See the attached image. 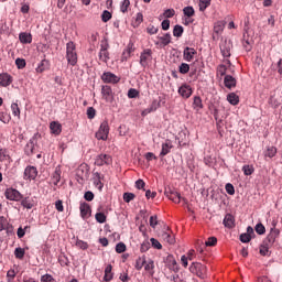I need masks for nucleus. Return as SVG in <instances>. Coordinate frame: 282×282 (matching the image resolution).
Listing matches in <instances>:
<instances>
[{
  "mask_svg": "<svg viewBox=\"0 0 282 282\" xmlns=\"http://www.w3.org/2000/svg\"><path fill=\"white\" fill-rule=\"evenodd\" d=\"M66 58L68 65L74 67L78 63V54L76 53V44L70 41L66 44Z\"/></svg>",
  "mask_w": 282,
  "mask_h": 282,
  "instance_id": "nucleus-1",
  "label": "nucleus"
},
{
  "mask_svg": "<svg viewBox=\"0 0 282 282\" xmlns=\"http://www.w3.org/2000/svg\"><path fill=\"white\" fill-rule=\"evenodd\" d=\"M189 272H192V274H196V276H199V279H206L208 269L206 268V265L199 262H193L189 265Z\"/></svg>",
  "mask_w": 282,
  "mask_h": 282,
  "instance_id": "nucleus-2",
  "label": "nucleus"
},
{
  "mask_svg": "<svg viewBox=\"0 0 282 282\" xmlns=\"http://www.w3.org/2000/svg\"><path fill=\"white\" fill-rule=\"evenodd\" d=\"M4 197L10 202H21V199H23V195L21 194V192L12 187L6 189Z\"/></svg>",
  "mask_w": 282,
  "mask_h": 282,
  "instance_id": "nucleus-3",
  "label": "nucleus"
},
{
  "mask_svg": "<svg viewBox=\"0 0 282 282\" xmlns=\"http://www.w3.org/2000/svg\"><path fill=\"white\" fill-rule=\"evenodd\" d=\"M95 138H97V140H108L109 138V122L104 121L98 131L95 134Z\"/></svg>",
  "mask_w": 282,
  "mask_h": 282,
  "instance_id": "nucleus-4",
  "label": "nucleus"
},
{
  "mask_svg": "<svg viewBox=\"0 0 282 282\" xmlns=\"http://www.w3.org/2000/svg\"><path fill=\"white\" fill-rule=\"evenodd\" d=\"M98 56L101 63H109V43L107 41L101 42Z\"/></svg>",
  "mask_w": 282,
  "mask_h": 282,
  "instance_id": "nucleus-5",
  "label": "nucleus"
},
{
  "mask_svg": "<svg viewBox=\"0 0 282 282\" xmlns=\"http://www.w3.org/2000/svg\"><path fill=\"white\" fill-rule=\"evenodd\" d=\"M39 138H41V134L35 133L30 141L26 143V145L24 147V153L25 155H34V149L36 147V140H39Z\"/></svg>",
  "mask_w": 282,
  "mask_h": 282,
  "instance_id": "nucleus-6",
  "label": "nucleus"
},
{
  "mask_svg": "<svg viewBox=\"0 0 282 282\" xmlns=\"http://www.w3.org/2000/svg\"><path fill=\"white\" fill-rule=\"evenodd\" d=\"M153 59V51L151 48H145L140 55L141 67H148L149 63Z\"/></svg>",
  "mask_w": 282,
  "mask_h": 282,
  "instance_id": "nucleus-7",
  "label": "nucleus"
},
{
  "mask_svg": "<svg viewBox=\"0 0 282 282\" xmlns=\"http://www.w3.org/2000/svg\"><path fill=\"white\" fill-rule=\"evenodd\" d=\"M112 162L113 159L109 154H99L95 160L96 166H105V164L109 166V164H112Z\"/></svg>",
  "mask_w": 282,
  "mask_h": 282,
  "instance_id": "nucleus-8",
  "label": "nucleus"
},
{
  "mask_svg": "<svg viewBox=\"0 0 282 282\" xmlns=\"http://www.w3.org/2000/svg\"><path fill=\"white\" fill-rule=\"evenodd\" d=\"M276 237H279V230L272 229L271 232L263 240L262 245L272 248V246H274V241H276Z\"/></svg>",
  "mask_w": 282,
  "mask_h": 282,
  "instance_id": "nucleus-9",
  "label": "nucleus"
},
{
  "mask_svg": "<svg viewBox=\"0 0 282 282\" xmlns=\"http://www.w3.org/2000/svg\"><path fill=\"white\" fill-rule=\"evenodd\" d=\"M276 237H279V230L272 229L271 232L263 240L262 245L272 248V246H274V241H276Z\"/></svg>",
  "mask_w": 282,
  "mask_h": 282,
  "instance_id": "nucleus-10",
  "label": "nucleus"
},
{
  "mask_svg": "<svg viewBox=\"0 0 282 282\" xmlns=\"http://www.w3.org/2000/svg\"><path fill=\"white\" fill-rule=\"evenodd\" d=\"M276 237H279V230L272 229L271 232L263 240L262 245L272 248V246H274V241H276Z\"/></svg>",
  "mask_w": 282,
  "mask_h": 282,
  "instance_id": "nucleus-11",
  "label": "nucleus"
},
{
  "mask_svg": "<svg viewBox=\"0 0 282 282\" xmlns=\"http://www.w3.org/2000/svg\"><path fill=\"white\" fill-rule=\"evenodd\" d=\"M39 175V170L35 166L29 165L24 170L23 180H36Z\"/></svg>",
  "mask_w": 282,
  "mask_h": 282,
  "instance_id": "nucleus-12",
  "label": "nucleus"
},
{
  "mask_svg": "<svg viewBox=\"0 0 282 282\" xmlns=\"http://www.w3.org/2000/svg\"><path fill=\"white\" fill-rule=\"evenodd\" d=\"M101 80H104L105 83H110L112 85H116L120 83V77L116 76V74L111 72H106L101 75Z\"/></svg>",
  "mask_w": 282,
  "mask_h": 282,
  "instance_id": "nucleus-13",
  "label": "nucleus"
},
{
  "mask_svg": "<svg viewBox=\"0 0 282 282\" xmlns=\"http://www.w3.org/2000/svg\"><path fill=\"white\" fill-rule=\"evenodd\" d=\"M164 194L167 198L171 199V202H174V204H180V202H182V195L180 194V192L169 188L165 189Z\"/></svg>",
  "mask_w": 282,
  "mask_h": 282,
  "instance_id": "nucleus-14",
  "label": "nucleus"
},
{
  "mask_svg": "<svg viewBox=\"0 0 282 282\" xmlns=\"http://www.w3.org/2000/svg\"><path fill=\"white\" fill-rule=\"evenodd\" d=\"M79 210L82 219H89L91 217V206L88 203H80Z\"/></svg>",
  "mask_w": 282,
  "mask_h": 282,
  "instance_id": "nucleus-15",
  "label": "nucleus"
},
{
  "mask_svg": "<svg viewBox=\"0 0 282 282\" xmlns=\"http://www.w3.org/2000/svg\"><path fill=\"white\" fill-rule=\"evenodd\" d=\"M133 52H135V47L133 46V43L130 42L127 45V48L122 52L121 55V63H126V61L131 58V54H133Z\"/></svg>",
  "mask_w": 282,
  "mask_h": 282,
  "instance_id": "nucleus-16",
  "label": "nucleus"
},
{
  "mask_svg": "<svg viewBox=\"0 0 282 282\" xmlns=\"http://www.w3.org/2000/svg\"><path fill=\"white\" fill-rule=\"evenodd\" d=\"M230 50H232V43L225 41L220 44V52L224 58H230Z\"/></svg>",
  "mask_w": 282,
  "mask_h": 282,
  "instance_id": "nucleus-17",
  "label": "nucleus"
},
{
  "mask_svg": "<svg viewBox=\"0 0 282 282\" xmlns=\"http://www.w3.org/2000/svg\"><path fill=\"white\" fill-rule=\"evenodd\" d=\"M197 54V51L193 47H185L183 51V58L184 61H187V63H191L193 58H195V55Z\"/></svg>",
  "mask_w": 282,
  "mask_h": 282,
  "instance_id": "nucleus-18",
  "label": "nucleus"
},
{
  "mask_svg": "<svg viewBox=\"0 0 282 282\" xmlns=\"http://www.w3.org/2000/svg\"><path fill=\"white\" fill-rule=\"evenodd\" d=\"M178 94L182 96V98H191V96H193V88L184 84L178 88Z\"/></svg>",
  "mask_w": 282,
  "mask_h": 282,
  "instance_id": "nucleus-19",
  "label": "nucleus"
},
{
  "mask_svg": "<svg viewBox=\"0 0 282 282\" xmlns=\"http://www.w3.org/2000/svg\"><path fill=\"white\" fill-rule=\"evenodd\" d=\"M171 149H173V142L171 140H166L164 143H162L160 158L169 155V153H171Z\"/></svg>",
  "mask_w": 282,
  "mask_h": 282,
  "instance_id": "nucleus-20",
  "label": "nucleus"
},
{
  "mask_svg": "<svg viewBox=\"0 0 282 282\" xmlns=\"http://www.w3.org/2000/svg\"><path fill=\"white\" fill-rule=\"evenodd\" d=\"M158 109H160V102L158 100H153L151 106L141 112V116L144 118L145 116H149V113L158 111Z\"/></svg>",
  "mask_w": 282,
  "mask_h": 282,
  "instance_id": "nucleus-21",
  "label": "nucleus"
},
{
  "mask_svg": "<svg viewBox=\"0 0 282 282\" xmlns=\"http://www.w3.org/2000/svg\"><path fill=\"white\" fill-rule=\"evenodd\" d=\"M12 85V77L8 73L0 74V86L10 87Z\"/></svg>",
  "mask_w": 282,
  "mask_h": 282,
  "instance_id": "nucleus-22",
  "label": "nucleus"
},
{
  "mask_svg": "<svg viewBox=\"0 0 282 282\" xmlns=\"http://www.w3.org/2000/svg\"><path fill=\"white\" fill-rule=\"evenodd\" d=\"M224 83L227 89H232V87H237V79L232 77V75H226L224 78Z\"/></svg>",
  "mask_w": 282,
  "mask_h": 282,
  "instance_id": "nucleus-23",
  "label": "nucleus"
},
{
  "mask_svg": "<svg viewBox=\"0 0 282 282\" xmlns=\"http://www.w3.org/2000/svg\"><path fill=\"white\" fill-rule=\"evenodd\" d=\"M46 69H50V61L47 59H42L35 68L37 74H43V72H46Z\"/></svg>",
  "mask_w": 282,
  "mask_h": 282,
  "instance_id": "nucleus-24",
  "label": "nucleus"
},
{
  "mask_svg": "<svg viewBox=\"0 0 282 282\" xmlns=\"http://www.w3.org/2000/svg\"><path fill=\"white\" fill-rule=\"evenodd\" d=\"M113 267L111 264H108L105 269V275H104V281L105 282H111L113 280Z\"/></svg>",
  "mask_w": 282,
  "mask_h": 282,
  "instance_id": "nucleus-25",
  "label": "nucleus"
},
{
  "mask_svg": "<svg viewBox=\"0 0 282 282\" xmlns=\"http://www.w3.org/2000/svg\"><path fill=\"white\" fill-rule=\"evenodd\" d=\"M63 126L58 123V121H52L50 123L51 133H54L55 135H61Z\"/></svg>",
  "mask_w": 282,
  "mask_h": 282,
  "instance_id": "nucleus-26",
  "label": "nucleus"
},
{
  "mask_svg": "<svg viewBox=\"0 0 282 282\" xmlns=\"http://www.w3.org/2000/svg\"><path fill=\"white\" fill-rule=\"evenodd\" d=\"M101 94L105 100L109 101L111 100V96H113V90H111V86H102Z\"/></svg>",
  "mask_w": 282,
  "mask_h": 282,
  "instance_id": "nucleus-27",
  "label": "nucleus"
},
{
  "mask_svg": "<svg viewBox=\"0 0 282 282\" xmlns=\"http://www.w3.org/2000/svg\"><path fill=\"white\" fill-rule=\"evenodd\" d=\"M102 176L100 175V173L95 172L94 173V184L96 186V188H98L99 191H102V187L105 186V184H102Z\"/></svg>",
  "mask_w": 282,
  "mask_h": 282,
  "instance_id": "nucleus-28",
  "label": "nucleus"
},
{
  "mask_svg": "<svg viewBox=\"0 0 282 282\" xmlns=\"http://www.w3.org/2000/svg\"><path fill=\"white\" fill-rule=\"evenodd\" d=\"M224 226L226 228H235V217L231 214H227L224 218Z\"/></svg>",
  "mask_w": 282,
  "mask_h": 282,
  "instance_id": "nucleus-29",
  "label": "nucleus"
},
{
  "mask_svg": "<svg viewBox=\"0 0 282 282\" xmlns=\"http://www.w3.org/2000/svg\"><path fill=\"white\" fill-rule=\"evenodd\" d=\"M193 109H195V111H199L200 109H204V102L202 101V97L199 96L194 97Z\"/></svg>",
  "mask_w": 282,
  "mask_h": 282,
  "instance_id": "nucleus-30",
  "label": "nucleus"
},
{
  "mask_svg": "<svg viewBox=\"0 0 282 282\" xmlns=\"http://www.w3.org/2000/svg\"><path fill=\"white\" fill-rule=\"evenodd\" d=\"M19 39H20V43H23V44L32 43V34L30 33L22 32L20 33Z\"/></svg>",
  "mask_w": 282,
  "mask_h": 282,
  "instance_id": "nucleus-31",
  "label": "nucleus"
},
{
  "mask_svg": "<svg viewBox=\"0 0 282 282\" xmlns=\"http://www.w3.org/2000/svg\"><path fill=\"white\" fill-rule=\"evenodd\" d=\"M161 237L163 241H166V243H170V245L175 243V236L171 235V232L165 231L161 235Z\"/></svg>",
  "mask_w": 282,
  "mask_h": 282,
  "instance_id": "nucleus-32",
  "label": "nucleus"
},
{
  "mask_svg": "<svg viewBox=\"0 0 282 282\" xmlns=\"http://www.w3.org/2000/svg\"><path fill=\"white\" fill-rule=\"evenodd\" d=\"M21 206H23V208H26L28 210H32V207L34 206V200L30 199V197H25L21 200Z\"/></svg>",
  "mask_w": 282,
  "mask_h": 282,
  "instance_id": "nucleus-33",
  "label": "nucleus"
},
{
  "mask_svg": "<svg viewBox=\"0 0 282 282\" xmlns=\"http://www.w3.org/2000/svg\"><path fill=\"white\" fill-rule=\"evenodd\" d=\"M147 263V256L139 257L135 261V270H142Z\"/></svg>",
  "mask_w": 282,
  "mask_h": 282,
  "instance_id": "nucleus-34",
  "label": "nucleus"
},
{
  "mask_svg": "<svg viewBox=\"0 0 282 282\" xmlns=\"http://www.w3.org/2000/svg\"><path fill=\"white\" fill-rule=\"evenodd\" d=\"M182 34H184V26L176 24L173 29V36L181 39Z\"/></svg>",
  "mask_w": 282,
  "mask_h": 282,
  "instance_id": "nucleus-35",
  "label": "nucleus"
},
{
  "mask_svg": "<svg viewBox=\"0 0 282 282\" xmlns=\"http://www.w3.org/2000/svg\"><path fill=\"white\" fill-rule=\"evenodd\" d=\"M227 100L230 105H239V96H237V94L231 93L227 96Z\"/></svg>",
  "mask_w": 282,
  "mask_h": 282,
  "instance_id": "nucleus-36",
  "label": "nucleus"
},
{
  "mask_svg": "<svg viewBox=\"0 0 282 282\" xmlns=\"http://www.w3.org/2000/svg\"><path fill=\"white\" fill-rule=\"evenodd\" d=\"M11 111L18 118V120H21V108H19V104L13 102L11 105Z\"/></svg>",
  "mask_w": 282,
  "mask_h": 282,
  "instance_id": "nucleus-37",
  "label": "nucleus"
},
{
  "mask_svg": "<svg viewBox=\"0 0 282 282\" xmlns=\"http://www.w3.org/2000/svg\"><path fill=\"white\" fill-rule=\"evenodd\" d=\"M155 269V262L153 260H145L144 270L145 272H149L150 274H153V270Z\"/></svg>",
  "mask_w": 282,
  "mask_h": 282,
  "instance_id": "nucleus-38",
  "label": "nucleus"
},
{
  "mask_svg": "<svg viewBox=\"0 0 282 282\" xmlns=\"http://www.w3.org/2000/svg\"><path fill=\"white\" fill-rule=\"evenodd\" d=\"M159 41H161L162 45H164V47H166V45H169L171 43V34L170 33H165L162 36H158Z\"/></svg>",
  "mask_w": 282,
  "mask_h": 282,
  "instance_id": "nucleus-39",
  "label": "nucleus"
},
{
  "mask_svg": "<svg viewBox=\"0 0 282 282\" xmlns=\"http://www.w3.org/2000/svg\"><path fill=\"white\" fill-rule=\"evenodd\" d=\"M274 155H276V148L275 147H269L264 153L265 158H274Z\"/></svg>",
  "mask_w": 282,
  "mask_h": 282,
  "instance_id": "nucleus-40",
  "label": "nucleus"
},
{
  "mask_svg": "<svg viewBox=\"0 0 282 282\" xmlns=\"http://www.w3.org/2000/svg\"><path fill=\"white\" fill-rule=\"evenodd\" d=\"M14 257L15 259H23V257H25V249L18 247L14 250Z\"/></svg>",
  "mask_w": 282,
  "mask_h": 282,
  "instance_id": "nucleus-41",
  "label": "nucleus"
},
{
  "mask_svg": "<svg viewBox=\"0 0 282 282\" xmlns=\"http://www.w3.org/2000/svg\"><path fill=\"white\" fill-rule=\"evenodd\" d=\"M183 14L185 17H188V19H191V17H195V9H193V7H185L183 9Z\"/></svg>",
  "mask_w": 282,
  "mask_h": 282,
  "instance_id": "nucleus-42",
  "label": "nucleus"
},
{
  "mask_svg": "<svg viewBox=\"0 0 282 282\" xmlns=\"http://www.w3.org/2000/svg\"><path fill=\"white\" fill-rule=\"evenodd\" d=\"M178 72H180V74H188V72H191V65H188L186 63H182L178 66Z\"/></svg>",
  "mask_w": 282,
  "mask_h": 282,
  "instance_id": "nucleus-43",
  "label": "nucleus"
},
{
  "mask_svg": "<svg viewBox=\"0 0 282 282\" xmlns=\"http://www.w3.org/2000/svg\"><path fill=\"white\" fill-rule=\"evenodd\" d=\"M95 219L98 224H105V221H107V216L99 212L95 215Z\"/></svg>",
  "mask_w": 282,
  "mask_h": 282,
  "instance_id": "nucleus-44",
  "label": "nucleus"
},
{
  "mask_svg": "<svg viewBox=\"0 0 282 282\" xmlns=\"http://www.w3.org/2000/svg\"><path fill=\"white\" fill-rule=\"evenodd\" d=\"M127 251V245H124L123 242H119L117 243L116 246V252L118 254H122V252H126Z\"/></svg>",
  "mask_w": 282,
  "mask_h": 282,
  "instance_id": "nucleus-45",
  "label": "nucleus"
},
{
  "mask_svg": "<svg viewBox=\"0 0 282 282\" xmlns=\"http://www.w3.org/2000/svg\"><path fill=\"white\" fill-rule=\"evenodd\" d=\"M210 6V0H199V11L204 12Z\"/></svg>",
  "mask_w": 282,
  "mask_h": 282,
  "instance_id": "nucleus-46",
  "label": "nucleus"
},
{
  "mask_svg": "<svg viewBox=\"0 0 282 282\" xmlns=\"http://www.w3.org/2000/svg\"><path fill=\"white\" fill-rule=\"evenodd\" d=\"M129 6H131V1L130 0H123L121 2L120 10H121V12L123 14H124V12H127L129 10Z\"/></svg>",
  "mask_w": 282,
  "mask_h": 282,
  "instance_id": "nucleus-47",
  "label": "nucleus"
},
{
  "mask_svg": "<svg viewBox=\"0 0 282 282\" xmlns=\"http://www.w3.org/2000/svg\"><path fill=\"white\" fill-rule=\"evenodd\" d=\"M242 173L245 175H252V173H254V167L252 165H245L242 167Z\"/></svg>",
  "mask_w": 282,
  "mask_h": 282,
  "instance_id": "nucleus-48",
  "label": "nucleus"
},
{
  "mask_svg": "<svg viewBox=\"0 0 282 282\" xmlns=\"http://www.w3.org/2000/svg\"><path fill=\"white\" fill-rule=\"evenodd\" d=\"M142 21H144V15H142V13H137L135 15V20L133 22L134 28H138V25H140L142 23Z\"/></svg>",
  "mask_w": 282,
  "mask_h": 282,
  "instance_id": "nucleus-49",
  "label": "nucleus"
},
{
  "mask_svg": "<svg viewBox=\"0 0 282 282\" xmlns=\"http://www.w3.org/2000/svg\"><path fill=\"white\" fill-rule=\"evenodd\" d=\"M101 21L104 23H107L108 21H111V12H109L108 10H105L101 14Z\"/></svg>",
  "mask_w": 282,
  "mask_h": 282,
  "instance_id": "nucleus-50",
  "label": "nucleus"
},
{
  "mask_svg": "<svg viewBox=\"0 0 282 282\" xmlns=\"http://www.w3.org/2000/svg\"><path fill=\"white\" fill-rule=\"evenodd\" d=\"M133 199H135V194L133 193L123 194V200L126 202V204H129V202H133Z\"/></svg>",
  "mask_w": 282,
  "mask_h": 282,
  "instance_id": "nucleus-51",
  "label": "nucleus"
},
{
  "mask_svg": "<svg viewBox=\"0 0 282 282\" xmlns=\"http://www.w3.org/2000/svg\"><path fill=\"white\" fill-rule=\"evenodd\" d=\"M165 19H173L175 17V9H166L163 13Z\"/></svg>",
  "mask_w": 282,
  "mask_h": 282,
  "instance_id": "nucleus-52",
  "label": "nucleus"
},
{
  "mask_svg": "<svg viewBox=\"0 0 282 282\" xmlns=\"http://www.w3.org/2000/svg\"><path fill=\"white\" fill-rule=\"evenodd\" d=\"M140 96V91L135 88H130L128 90V98H138Z\"/></svg>",
  "mask_w": 282,
  "mask_h": 282,
  "instance_id": "nucleus-53",
  "label": "nucleus"
},
{
  "mask_svg": "<svg viewBox=\"0 0 282 282\" xmlns=\"http://www.w3.org/2000/svg\"><path fill=\"white\" fill-rule=\"evenodd\" d=\"M58 182H61V170H55V172L53 173V183L56 186Z\"/></svg>",
  "mask_w": 282,
  "mask_h": 282,
  "instance_id": "nucleus-54",
  "label": "nucleus"
},
{
  "mask_svg": "<svg viewBox=\"0 0 282 282\" xmlns=\"http://www.w3.org/2000/svg\"><path fill=\"white\" fill-rule=\"evenodd\" d=\"M256 232L258 235H265V226L263 224L259 223L256 225Z\"/></svg>",
  "mask_w": 282,
  "mask_h": 282,
  "instance_id": "nucleus-55",
  "label": "nucleus"
},
{
  "mask_svg": "<svg viewBox=\"0 0 282 282\" xmlns=\"http://www.w3.org/2000/svg\"><path fill=\"white\" fill-rule=\"evenodd\" d=\"M251 240H252V236H250L248 234H241L240 235V241L242 243H250Z\"/></svg>",
  "mask_w": 282,
  "mask_h": 282,
  "instance_id": "nucleus-56",
  "label": "nucleus"
},
{
  "mask_svg": "<svg viewBox=\"0 0 282 282\" xmlns=\"http://www.w3.org/2000/svg\"><path fill=\"white\" fill-rule=\"evenodd\" d=\"M87 118L89 120H94V118H96V109L94 107H89L87 109Z\"/></svg>",
  "mask_w": 282,
  "mask_h": 282,
  "instance_id": "nucleus-57",
  "label": "nucleus"
},
{
  "mask_svg": "<svg viewBox=\"0 0 282 282\" xmlns=\"http://www.w3.org/2000/svg\"><path fill=\"white\" fill-rule=\"evenodd\" d=\"M15 65L18 67V69H24L26 63L24 58H17L15 59Z\"/></svg>",
  "mask_w": 282,
  "mask_h": 282,
  "instance_id": "nucleus-58",
  "label": "nucleus"
},
{
  "mask_svg": "<svg viewBox=\"0 0 282 282\" xmlns=\"http://www.w3.org/2000/svg\"><path fill=\"white\" fill-rule=\"evenodd\" d=\"M205 246L207 247L217 246V237H209L205 242Z\"/></svg>",
  "mask_w": 282,
  "mask_h": 282,
  "instance_id": "nucleus-59",
  "label": "nucleus"
},
{
  "mask_svg": "<svg viewBox=\"0 0 282 282\" xmlns=\"http://www.w3.org/2000/svg\"><path fill=\"white\" fill-rule=\"evenodd\" d=\"M225 191L228 193V195H235V186L230 183L226 184Z\"/></svg>",
  "mask_w": 282,
  "mask_h": 282,
  "instance_id": "nucleus-60",
  "label": "nucleus"
},
{
  "mask_svg": "<svg viewBox=\"0 0 282 282\" xmlns=\"http://www.w3.org/2000/svg\"><path fill=\"white\" fill-rule=\"evenodd\" d=\"M226 72H228V67H226V65L221 64V65L218 66L217 73L220 76H226Z\"/></svg>",
  "mask_w": 282,
  "mask_h": 282,
  "instance_id": "nucleus-61",
  "label": "nucleus"
},
{
  "mask_svg": "<svg viewBox=\"0 0 282 282\" xmlns=\"http://www.w3.org/2000/svg\"><path fill=\"white\" fill-rule=\"evenodd\" d=\"M76 246L80 248V250H87V248H89V245L83 240H77Z\"/></svg>",
  "mask_w": 282,
  "mask_h": 282,
  "instance_id": "nucleus-62",
  "label": "nucleus"
},
{
  "mask_svg": "<svg viewBox=\"0 0 282 282\" xmlns=\"http://www.w3.org/2000/svg\"><path fill=\"white\" fill-rule=\"evenodd\" d=\"M152 247H154L156 250H162V243L158 241L155 238L150 239Z\"/></svg>",
  "mask_w": 282,
  "mask_h": 282,
  "instance_id": "nucleus-63",
  "label": "nucleus"
},
{
  "mask_svg": "<svg viewBox=\"0 0 282 282\" xmlns=\"http://www.w3.org/2000/svg\"><path fill=\"white\" fill-rule=\"evenodd\" d=\"M41 282H54V278L51 274H44L41 278Z\"/></svg>",
  "mask_w": 282,
  "mask_h": 282,
  "instance_id": "nucleus-64",
  "label": "nucleus"
}]
</instances>
